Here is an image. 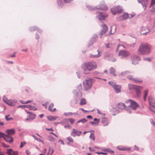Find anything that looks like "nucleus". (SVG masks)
Masks as SVG:
<instances>
[{
  "label": "nucleus",
  "mask_w": 155,
  "mask_h": 155,
  "mask_svg": "<svg viewBox=\"0 0 155 155\" xmlns=\"http://www.w3.org/2000/svg\"><path fill=\"white\" fill-rule=\"evenodd\" d=\"M97 67V65L94 61L85 62L81 65L82 69L85 71L84 72L85 74H88L90 71L96 69Z\"/></svg>",
  "instance_id": "obj_1"
},
{
  "label": "nucleus",
  "mask_w": 155,
  "mask_h": 155,
  "mask_svg": "<svg viewBox=\"0 0 155 155\" xmlns=\"http://www.w3.org/2000/svg\"><path fill=\"white\" fill-rule=\"evenodd\" d=\"M151 46L148 44H141L138 50L139 54H148L151 52Z\"/></svg>",
  "instance_id": "obj_2"
},
{
  "label": "nucleus",
  "mask_w": 155,
  "mask_h": 155,
  "mask_svg": "<svg viewBox=\"0 0 155 155\" xmlns=\"http://www.w3.org/2000/svg\"><path fill=\"white\" fill-rule=\"evenodd\" d=\"M94 81L95 80L93 78H88L85 79L83 81L84 90L86 91L90 89Z\"/></svg>",
  "instance_id": "obj_3"
},
{
  "label": "nucleus",
  "mask_w": 155,
  "mask_h": 155,
  "mask_svg": "<svg viewBox=\"0 0 155 155\" xmlns=\"http://www.w3.org/2000/svg\"><path fill=\"white\" fill-rule=\"evenodd\" d=\"M125 102L127 103H129V105H128V107H129L132 108L133 110H136L139 107V104L135 101L131 100L128 99Z\"/></svg>",
  "instance_id": "obj_4"
},
{
  "label": "nucleus",
  "mask_w": 155,
  "mask_h": 155,
  "mask_svg": "<svg viewBox=\"0 0 155 155\" xmlns=\"http://www.w3.org/2000/svg\"><path fill=\"white\" fill-rule=\"evenodd\" d=\"M149 103L150 107V110L155 114V100L151 96H150L148 97Z\"/></svg>",
  "instance_id": "obj_5"
},
{
  "label": "nucleus",
  "mask_w": 155,
  "mask_h": 155,
  "mask_svg": "<svg viewBox=\"0 0 155 155\" xmlns=\"http://www.w3.org/2000/svg\"><path fill=\"white\" fill-rule=\"evenodd\" d=\"M142 87L139 86L135 85L132 88L130 89L131 92L133 91L134 93L133 94H136L137 97H139L140 93V91L142 89Z\"/></svg>",
  "instance_id": "obj_6"
},
{
  "label": "nucleus",
  "mask_w": 155,
  "mask_h": 155,
  "mask_svg": "<svg viewBox=\"0 0 155 155\" xmlns=\"http://www.w3.org/2000/svg\"><path fill=\"white\" fill-rule=\"evenodd\" d=\"M95 14L96 15V17L100 21L104 20L105 18L107 16V14L98 11H97Z\"/></svg>",
  "instance_id": "obj_7"
},
{
  "label": "nucleus",
  "mask_w": 155,
  "mask_h": 155,
  "mask_svg": "<svg viewBox=\"0 0 155 155\" xmlns=\"http://www.w3.org/2000/svg\"><path fill=\"white\" fill-rule=\"evenodd\" d=\"M130 60L132 64L136 65L138 63L141 58L139 56L133 54L131 55Z\"/></svg>",
  "instance_id": "obj_8"
},
{
  "label": "nucleus",
  "mask_w": 155,
  "mask_h": 155,
  "mask_svg": "<svg viewBox=\"0 0 155 155\" xmlns=\"http://www.w3.org/2000/svg\"><path fill=\"white\" fill-rule=\"evenodd\" d=\"M108 84L112 86L117 93H120L121 92V86L117 85L115 83L112 81L108 82Z\"/></svg>",
  "instance_id": "obj_9"
},
{
  "label": "nucleus",
  "mask_w": 155,
  "mask_h": 155,
  "mask_svg": "<svg viewBox=\"0 0 155 155\" xmlns=\"http://www.w3.org/2000/svg\"><path fill=\"white\" fill-rule=\"evenodd\" d=\"M111 11L112 14L115 15L117 14H119L122 12L123 10L120 6H117L115 8H111Z\"/></svg>",
  "instance_id": "obj_10"
},
{
  "label": "nucleus",
  "mask_w": 155,
  "mask_h": 155,
  "mask_svg": "<svg viewBox=\"0 0 155 155\" xmlns=\"http://www.w3.org/2000/svg\"><path fill=\"white\" fill-rule=\"evenodd\" d=\"M117 108L120 109H124L126 110L127 111H128L129 114H131V110L125 105L124 103H120L118 104L117 105Z\"/></svg>",
  "instance_id": "obj_11"
},
{
  "label": "nucleus",
  "mask_w": 155,
  "mask_h": 155,
  "mask_svg": "<svg viewBox=\"0 0 155 155\" xmlns=\"http://www.w3.org/2000/svg\"><path fill=\"white\" fill-rule=\"evenodd\" d=\"M130 54V53L128 51L125 50H120L119 51L118 55L121 56V59L127 57Z\"/></svg>",
  "instance_id": "obj_12"
},
{
  "label": "nucleus",
  "mask_w": 155,
  "mask_h": 155,
  "mask_svg": "<svg viewBox=\"0 0 155 155\" xmlns=\"http://www.w3.org/2000/svg\"><path fill=\"white\" fill-rule=\"evenodd\" d=\"M97 9L101 10H106L108 8L107 6L105 4L104 1H101L100 4L95 6Z\"/></svg>",
  "instance_id": "obj_13"
},
{
  "label": "nucleus",
  "mask_w": 155,
  "mask_h": 155,
  "mask_svg": "<svg viewBox=\"0 0 155 155\" xmlns=\"http://www.w3.org/2000/svg\"><path fill=\"white\" fill-rule=\"evenodd\" d=\"M149 0H137L138 2L141 3L143 6V8L145 10H146L147 5L148 4Z\"/></svg>",
  "instance_id": "obj_14"
},
{
  "label": "nucleus",
  "mask_w": 155,
  "mask_h": 155,
  "mask_svg": "<svg viewBox=\"0 0 155 155\" xmlns=\"http://www.w3.org/2000/svg\"><path fill=\"white\" fill-rule=\"evenodd\" d=\"M97 38L98 36L97 35L94 34L93 35L88 43L87 45L88 47H89L91 45H92L93 43L96 41Z\"/></svg>",
  "instance_id": "obj_15"
},
{
  "label": "nucleus",
  "mask_w": 155,
  "mask_h": 155,
  "mask_svg": "<svg viewBox=\"0 0 155 155\" xmlns=\"http://www.w3.org/2000/svg\"><path fill=\"white\" fill-rule=\"evenodd\" d=\"M101 27L102 28V30L101 31V32L99 34V35H100V38H102V35L104 34L107 32L108 28L107 25L104 24L101 25Z\"/></svg>",
  "instance_id": "obj_16"
},
{
  "label": "nucleus",
  "mask_w": 155,
  "mask_h": 155,
  "mask_svg": "<svg viewBox=\"0 0 155 155\" xmlns=\"http://www.w3.org/2000/svg\"><path fill=\"white\" fill-rule=\"evenodd\" d=\"M73 131L71 132V135L74 137H75L76 136H79L81 135V131H78L74 128L73 129Z\"/></svg>",
  "instance_id": "obj_17"
},
{
  "label": "nucleus",
  "mask_w": 155,
  "mask_h": 155,
  "mask_svg": "<svg viewBox=\"0 0 155 155\" xmlns=\"http://www.w3.org/2000/svg\"><path fill=\"white\" fill-rule=\"evenodd\" d=\"M149 30L147 27H143L140 30V34L141 35H147L149 32Z\"/></svg>",
  "instance_id": "obj_18"
},
{
  "label": "nucleus",
  "mask_w": 155,
  "mask_h": 155,
  "mask_svg": "<svg viewBox=\"0 0 155 155\" xmlns=\"http://www.w3.org/2000/svg\"><path fill=\"white\" fill-rule=\"evenodd\" d=\"M6 153L9 155H18V152L17 151H14L12 149H9L7 150Z\"/></svg>",
  "instance_id": "obj_19"
},
{
  "label": "nucleus",
  "mask_w": 155,
  "mask_h": 155,
  "mask_svg": "<svg viewBox=\"0 0 155 155\" xmlns=\"http://www.w3.org/2000/svg\"><path fill=\"white\" fill-rule=\"evenodd\" d=\"M7 142L12 143L13 141V138L12 137L6 135L4 139Z\"/></svg>",
  "instance_id": "obj_20"
},
{
  "label": "nucleus",
  "mask_w": 155,
  "mask_h": 155,
  "mask_svg": "<svg viewBox=\"0 0 155 155\" xmlns=\"http://www.w3.org/2000/svg\"><path fill=\"white\" fill-rule=\"evenodd\" d=\"M152 7L151 9L149 10L148 12L147 11L146 12L147 13V16H149L155 13V6H153Z\"/></svg>",
  "instance_id": "obj_21"
},
{
  "label": "nucleus",
  "mask_w": 155,
  "mask_h": 155,
  "mask_svg": "<svg viewBox=\"0 0 155 155\" xmlns=\"http://www.w3.org/2000/svg\"><path fill=\"white\" fill-rule=\"evenodd\" d=\"M102 123L103 126L105 127L108 125L109 124L108 119L106 117L103 118L102 119Z\"/></svg>",
  "instance_id": "obj_22"
},
{
  "label": "nucleus",
  "mask_w": 155,
  "mask_h": 155,
  "mask_svg": "<svg viewBox=\"0 0 155 155\" xmlns=\"http://www.w3.org/2000/svg\"><path fill=\"white\" fill-rule=\"evenodd\" d=\"M17 101L16 100H11L7 101V104L11 106H13L15 105Z\"/></svg>",
  "instance_id": "obj_23"
},
{
  "label": "nucleus",
  "mask_w": 155,
  "mask_h": 155,
  "mask_svg": "<svg viewBox=\"0 0 155 155\" xmlns=\"http://www.w3.org/2000/svg\"><path fill=\"white\" fill-rule=\"evenodd\" d=\"M25 110L27 114H29V119L32 120L35 118V114L32 113L31 112L28 111L26 110Z\"/></svg>",
  "instance_id": "obj_24"
},
{
  "label": "nucleus",
  "mask_w": 155,
  "mask_h": 155,
  "mask_svg": "<svg viewBox=\"0 0 155 155\" xmlns=\"http://www.w3.org/2000/svg\"><path fill=\"white\" fill-rule=\"evenodd\" d=\"M97 54L93 55L92 54H90V57L91 58H98L100 57L101 56V55L100 54V51L99 50H97Z\"/></svg>",
  "instance_id": "obj_25"
},
{
  "label": "nucleus",
  "mask_w": 155,
  "mask_h": 155,
  "mask_svg": "<svg viewBox=\"0 0 155 155\" xmlns=\"http://www.w3.org/2000/svg\"><path fill=\"white\" fill-rule=\"evenodd\" d=\"M6 132L8 135H12L15 133V130L14 129H8L7 130Z\"/></svg>",
  "instance_id": "obj_26"
},
{
  "label": "nucleus",
  "mask_w": 155,
  "mask_h": 155,
  "mask_svg": "<svg viewBox=\"0 0 155 155\" xmlns=\"http://www.w3.org/2000/svg\"><path fill=\"white\" fill-rule=\"evenodd\" d=\"M77 90L79 92V94L80 96H81L82 95L81 91H82V87L81 84H79L77 87Z\"/></svg>",
  "instance_id": "obj_27"
},
{
  "label": "nucleus",
  "mask_w": 155,
  "mask_h": 155,
  "mask_svg": "<svg viewBox=\"0 0 155 155\" xmlns=\"http://www.w3.org/2000/svg\"><path fill=\"white\" fill-rule=\"evenodd\" d=\"M116 26L114 25L111 26L110 31V35H112L114 34L116 31Z\"/></svg>",
  "instance_id": "obj_28"
},
{
  "label": "nucleus",
  "mask_w": 155,
  "mask_h": 155,
  "mask_svg": "<svg viewBox=\"0 0 155 155\" xmlns=\"http://www.w3.org/2000/svg\"><path fill=\"white\" fill-rule=\"evenodd\" d=\"M110 73L111 74H113L114 76H116L115 73L116 72L115 70L113 67H111L110 69Z\"/></svg>",
  "instance_id": "obj_29"
},
{
  "label": "nucleus",
  "mask_w": 155,
  "mask_h": 155,
  "mask_svg": "<svg viewBox=\"0 0 155 155\" xmlns=\"http://www.w3.org/2000/svg\"><path fill=\"white\" fill-rule=\"evenodd\" d=\"M26 107L31 110H36L37 109V108L35 106L30 105H26Z\"/></svg>",
  "instance_id": "obj_30"
},
{
  "label": "nucleus",
  "mask_w": 155,
  "mask_h": 155,
  "mask_svg": "<svg viewBox=\"0 0 155 155\" xmlns=\"http://www.w3.org/2000/svg\"><path fill=\"white\" fill-rule=\"evenodd\" d=\"M68 120H69L70 123L71 124H73L74 123V119H71V118H69V119H65L62 121V122L63 123L66 122H68Z\"/></svg>",
  "instance_id": "obj_31"
},
{
  "label": "nucleus",
  "mask_w": 155,
  "mask_h": 155,
  "mask_svg": "<svg viewBox=\"0 0 155 155\" xmlns=\"http://www.w3.org/2000/svg\"><path fill=\"white\" fill-rule=\"evenodd\" d=\"M58 8H61L62 7L63 5V3L62 0H59L57 2Z\"/></svg>",
  "instance_id": "obj_32"
},
{
  "label": "nucleus",
  "mask_w": 155,
  "mask_h": 155,
  "mask_svg": "<svg viewBox=\"0 0 155 155\" xmlns=\"http://www.w3.org/2000/svg\"><path fill=\"white\" fill-rule=\"evenodd\" d=\"M87 121V120H86L85 118H83L82 119H81L78 121L77 123H79L81 122L82 123H84L86 122Z\"/></svg>",
  "instance_id": "obj_33"
},
{
  "label": "nucleus",
  "mask_w": 155,
  "mask_h": 155,
  "mask_svg": "<svg viewBox=\"0 0 155 155\" xmlns=\"http://www.w3.org/2000/svg\"><path fill=\"white\" fill-rule=\"evenodd\" d=\"M104 151H106L110 153V154H112L114 153V151L112 150L111 149L109 148H106L104 149Z\"/></svg>",
  "instance_id": "obj_34"
},
{
  "label": "nucleus",
  "mask_w": 155,
  "mask_h": 155,
  "mask_svg": "<svg viewBox=\"0 0 155 155\" xmlns=\"http://www.w3.org/2000/svg\"><path fill=\"white\" fill-rule=\"evenodd\" d=\"M129 15L127 13H124L122 15V18L124 19H125L128 18Z\"/></svg>",
  "instance_id": "obj_35"
},
{
  "label": "nucleus",
  "mask_w": 155,
  "mask_h": 155,
  "mask_svg": "<svg viewBox=\"0 0 155 155\" xmlns=\"http://www.w3.org/2000/svg\"><path fill=\"white\" fill-rule=\"evenodd\" d=\"M57 117H56L52 116H49V120H54L56 119L57 118Z\"/></svg>",
  "instance_id": "obj_36"
},
{
  "label": "nucleus",
  "mask_w": 155,
  "mask_h": 155,
  "mask_svg": "<svg viewBox=\"0 0 155 155\" xmlns=\"http://www.w3.org/2000/svg\"><path fill=\"white\" fill-rule=\"evenodd\" d=\"M86 103V100L84 98H82L81 100L80 103L81 105H83L85 104Z\"/></svg>",
  "instance_id": "obj_37"
},
{
  "label": "nucleus",
  "mask_w": 155,
  "mask_h": 155,
  "mask_svg": "<svg viewBox=\"0 0 155 155\" xmlns=\"http://www.w3.org/2000/svg\"><path fill=\"white\" fill-rule=\"evenodd\" d=\"M73 93L74 94H75V95L78 97L79 98L81 96H80L79 95V92H78L76 90H74L73 91Z\"/></svg>",
  "instance_id": "obj_38"
},
{
  "label": "nucleus",
  "mask_w": 155,
  "mask_h": 155,
  "mask_svg": "<svg viewBox=\"0 0 155 155\" xmlns=\"http://www.w3.org/2000/svg\"><path fill=\"white\" fill-rule=\"evenodd\" d=\"M87 7L88 8V9L90 10H93L94 9H97L95 6L94 7H93L92 6H91L90 5H87Z\"/></svg>",
  "instance_id": "obj_39"
},
{
  "label": "nucleus",
  "mask_w": 155,
  "mask_h": 155,
  "mask_svg": "<svg viewBox=\"0 0 155 155\" xmlns=\"http://www.w3.org/2000/svg\"><path fill=\"white\" fill-rule=\"evenodd\" d=\"M134 81L137 83H140L142 82V81L141 79L138 78H134Z\"/></svg>",
  "instance_id": "obj_40"
},
{
  "label": "nucleus",
  "mask_w": 155,
  "mask_h": 155,
  "mask_svg": "<svg viewBox=\"0 0 155 155\" xmlns=\"http://www.w3.org/2000/svg\"><path fill=\"white\" fill-rule=\"evenodd\" d=\"M64 116H72L73 114V113L71 112H69L68 113H64Z\"/></svg>",
  "instance_id": "obj_41"
},
{
  "label": "nucleus",
  "mask_w": 155,
  "mask_h": 155,
  "mask_svg": "<svg viewBox=\"0 0 155 155\" xmlns=\"http://www.w3.org/2000/svg\"><path fill=\"white\" fill-rule=\"evenodd\" d=\"M130 71H126L124 72H122L121 74V75L122 76H124L127 74L130 73Z\"/></svg>",
  "instance_id": "obj_42"
},
{
  "label": "nucleus",
  "mask_w": 155,
  "mask_h": 155,
  "mask_svg": "<svg viewBox=\"0 0 155 155\" xmlns=\"http://www.w3.org/2000/svg\"><path fill=\"white\" fill-rule=\"evenodd\" d=\"M155 6V0H151L150 5L149 6V8H150L151 6Z\"/></svg>",
  "instance_id": "obj_43"
},
{
  "label": "nucleus",
  "mask_w": 155,
  "mask_h": 155,
  "mask_svg": "<svg viewBox=\"0 0 155 155\" xmlns=\"http://www.w3.org/2000/svg\"><path fill=\"white\" fill-rule=\"evenodd\" d=\"M89 138L93 140H94L95 139V137L94 134L93 133H91L90 135V136Z\"/></svg>",
  "instance_id": "obj_44"
},
{
  "label": "nucleus",
  "mask_w": 155,
  "mask_h": 155,
  "mask_svg": "<svg viewBox=\"0 0 155 155\" xmlns=\"http://www.w3.org/2000/svg\"><path fill=\"white\" fill-rule=\"evenodd\" d=\"M9 116V115L5 116V118L7 121H9L10 120H13V119L12 117H11L8 118V117Z\"/></svg>",
  "instance_id": "obj_45"
},
{
  "label": "nucleus",
  "mask_w": 155,
  "mask_h": 155,
  "mask_svg": "<svg viewBox=\"0 0 155 155\" xmlns=\"http://www.w3.org/2000/svg\"><path fill=\"white\" fill-rule=\"evenodd\" d=\"M117 148L120 150H127V148L125 147H123L121 148H120L119 147H117Z\"/></svg>",
  "instance_id": "obj_46"
},
{
  "label": "nucleus",
  "mask_w": 155,
  "mask_h": 155,
  "mask_svg": "<svg viewBox=\"0 0 155 155\" xmlns=\"http://www.w3.org/2000/svg\"><path fill=\"white\" fill-rule=\"evenodd\" d=\"M37 26H34L31 27L30 28V30L31 31H35L37 29Z\"/></svg>",
  "instance_id": "obj_47"
},
{
  "label": "nucleus",
  "mask_w": 155,
  "mask_h": 155,
  "mask_svg": "<svg viewBox=\"0 0 155 155\" xmlns=\"http://www.w3.org/2000/svg\"><path fill=\"white\" fill-rule=\"evenodd\" d=\"M127 78L129 80H131L134 81V79L135 78H134L132 75H130L127 76Z\"/></svg>",
  "instance_id": "obj_48"
},
{
  "label": "nucleus",
  "mask_w": 155,
  "mask_h": 155,
  "mask_svg": "<svg viewBox=\"0 0 155 155\" xmlns=\"http://www.w3.org/2000/svg\"><path fill=\"white\" fill-rule=\"evenodd\" d=\"M67 140L69 142L73 143L74 142V140L71 137H69L67 138Z\"/></svg>",
  "instance_id": "obj_49"
},
{
  "label": "nucleus",
  "mask_w": 155,
  "mask_h": 155,
  "mask_svg": "<svg viewBox=\"0 0 155 155\" xmlns=\"http://www.w3.org/2000/svg\"><path fill=\"white\" fill-rule=\"evenodd\" d=\"M5 134L3 133L0 132V138L2 137L4 139V137L5 136Z\"/></svg>",
  "instance_id": "obj_50"
},
{
  "label": "nucleus",
  "mask_w": 155,
  "mask_h": 155,
  "mask_svg": "<svg viewBox=\"0 0 155 155\" xmlns=\"http://www.w3.org/2000/svg\"><path fill=\"white\" fill-rule=\"evenodd\" d=\"M26 144V142H21L20 147V148H22L23 146Z\"/></svg>",
  "instance_id": "obj_51"
},
{
  "label": "nucleus",
  "mask_w": 155,
  "mask_h": 155,
  "mask_svg": "<svg viewBox=\"0 0 155 155\" xmlns=\"http://www.w3.org/2000/svg\"><path fill=\"white\" fill-rule=\"evenodd\" d=\"M143 59L145 61L150 62L151 61V59L149 58H143Z\"/></svg>",
  "instance_id": "obj_52"
},
{
  "label": "nucleus",
  "mask_w": 155,
  "mask_h": 155,
  "mask_svg": "<svg viewBox=\"0 0 155 155\" xmlns=\"http://www.w3.org/2000/svg\"><path fill=\"white\" fill-rule=\"evenodd\" d=\"M96 153L98 154H107V153H104L101 152H96Z\"/></svg>",
  "instance_id": "obj_53"
},
{
  "label": "nucleus",
  "mask_w": 155,
  "mask_h": 155,
  "mask_svg": "<svg viewBox=\"0 0 155 155\" xmlns=\"http://www.w3.org/2000/svg\"><path fill=\"white\" fill-rule=\"evenodd\" d=\"M49 140L51 141H53L54 140V139L52 137L49 136Z\"/></svg>",
  "instance_id": "obj_54"
},
{
  "label": "nucleus",
  "mask_w": 155,
  "mask_h": 155,
  "mask_svg": "<svg viewBox=\"0 0 155 155\" xmlns=\"http://www.w3.org/2000/svg\"><path fill=\"white\" fill-rule=\"evenodd\" d=\"M105 45H106V46L107 48H110L111 46L110 45L111 44L110 43H108V44H105Z\"/></svg>",
  "instance_id": "obj_55"
},
{
  "label": "nucleus",
  "mask_w": 155,
  "mask_h": 155,
  "mask_svg": "<svg viewBox=\"0 0 155 155\" xmlns=\"http://www.w3.org/2000/svg\"><path fill=\"white\" fill-rule=\"evenodd\" d=\"M90 124H92V125H93L94 124H98V122H94V121H91V122H90Z\"/></svg>",
  "instance_id": "obj_56"
},
{
  "label": "nucleus",
  "mask_w": 155,
  "mask_h": 155,
  "mask_svg": "<svg viewBox=\"0 0 155 155\" xmlns=\"http://www.w3.org/2000/svg\"><path fill=\"white\" fill-rule=\"evenodd\" d=\"M25 107H26V105H20L19 106H18L17 107H18V108H19V107H21L23 109L24 108H25Z\"/></svg>",
  "instance_id": "obj_57"
},
{
  "label": "nucleus",
  "mask_w": 155,
  "mask_h": 155,
  "mask_svg": "<svg viewBox=\"0 0 155 155\" xmlns=\"http://www.w3.org/2000/svg\"><path fill=\"white\" fill-rule=\"evenodd\" d=\"M109 61H111L113 62H114L116 61V59L115 58H111V59H108Z\"/></svg>",
  "instance_id": "obj_58"
},
{
  "label": "nucleus",
  "mask_w": 155,
  "mask_h": 155,
  "mask_svg": "<svg viewBox=\"0 0 155 155\" xmlns=\"http://www.w3.org/2000/svg\"><path fill=\"white\" fill-rule=\"evenodd\" d=\"M65 3H69L73 0H64Z\"/></svg>",
  "instance_id": "obj_59"
},
{
  "label": "nucleus",
  "mask_w": 155,
  "mask_h": 155,
  "mask_svg": "<svg viewBox=\"0 0 155 155\" xmlns=\"http://www.w3.org/2000/svg\"><path fill=\"white\" fill-rule=\"evenodd\" d=\"M54 104L53 103L51 104L50 105H49V110L51 109V108L54 106Z\"/></svg>",
  "instance_id": "obj_60"
},
{
  "label": "nucleus",
  "mask_w": 155,
  "mask_h": 155,
  "mask_svg": "<svg viewBox=\"0 0 155 155\" xmlns=\"http://www.w3.org/2000/svg\"><path fill=\"white\" fill-rule=\"evenodd\" d=\"M6 97L5 96H4L3 97V101L5 102V103H6L7 104V101H6Z\"/></svg>",
  "instance_id": "obj_61"
},
{
  "label": "nucleus",
  "mask_w": 155,
  "mask_h": 155,
  "mask_svg": "<svg viewBox=\"0 0 155 155\" xmlns=\"http://www.w3.org/2000/svg\"><path fill=\"white\" fill-rule=\"evenodd\" d=\"M150 121L151 124H152L153 125H154L155 124L154 122L153 121L152 119H150Z\"/></svg>",
  "instance_id": "obj_62"
},
{
  "label": "nucleus",
  "mask_w": 155,
  "mask_h": 155,
  "mask_svg": "<svg viewBox=\"0 0 155 155\" xmlns=\"http://www.w3.org/2000/svg\"><path fill=\"white\" fill-rule=\"evenodd\" d=\"M110 54L108 52H106L105 54V57H108L110 56Z\"/></svg>",
  "instance_id": "obj_63"
},
{
  "label": "nucleus",
  "mask_w": 155,
  "mask_h": 155,
  "mask_svg": "<svg viewBox=\"0 0 155 155\" xmlns=\"http://www.w3.org/2000/svg\"><path fill=\"white\" fill-rule=\"evenodd\" d=\"M76 74H77V76L78 78H81V75L80 74L79 72H77Z\"/></svg>",
  "instance_id": "obj_64"
}]
</instances>
